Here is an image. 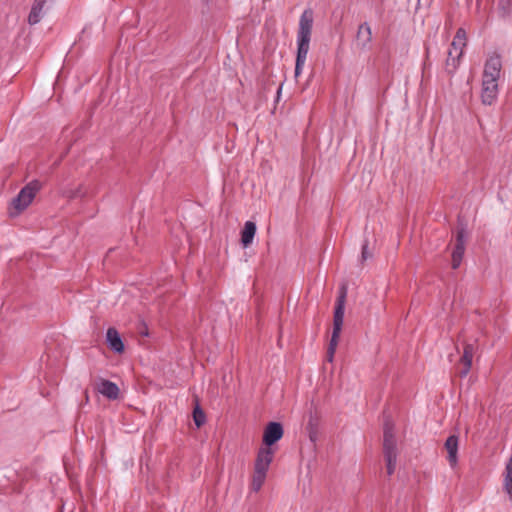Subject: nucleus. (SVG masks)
Listing matches in <instances>:
<instances>
[{
  "instance_id": "2",
  "label": "nucleus",
  "mask_w": 512,
  "mask_h": 512,
  "mask_svg": "<svg viewBox=\"0 0 512 512\" xmlns=\"http://www.w3.org/2000/svg\"><path fill=\"white\" fill-rule=\"evenodd\" d=\"M274 458V449L272 447H260L254 462L253 475L250 488L258 492L263 486L267 472Z\"/></svg>"
},
{
  "instance_id": "12",
  "label": "nucleus",
  "mask_w": 512,
  "mask_h": 512,
  "mask_svg": "<svg viewBox=\"0 0 512 512\" xmlns=\"http://www.w3.org/2000/svg\"><path fill=\"white\" fill-rule=\"evenodd\" d=\"M474 354V347L471 344H466L464 347L463 355L460 359V367H459V375L461 377H466L470 371L472 365V359Z\"/></svg>"
},
{
  "instance_id": "17",
  "label": "nucleus",
  "mask_w": 512,
  "mask_h": 512,
  "mask_svg": "<svg viewBox=\"0 0 512 512\" xmlns=\"http://www.w3.org/2000/svg\"><path fill=\"white\" fill-rule=\"evenodd\" d=\"M503 488L512 501V456L506 464L503 472Z\"/></svg>"
},
{
  "instance_id": "14",
  "label": "nucleus",
  "mask_w": 512,
  "mask_h": 512,
  "mask_svg": "<svg viewBox=\"0 0 512 512\" xmlns=\"http://www.w3.org/2000/svg\"><path fill=\"white\" fill-rule=\"evenodd\" d=\"M106 340H107L109 347L113 351H115L117 353H122L124 351V344L122 342V339H121L118 331L115 328L111 327L107 330Z\"/></svg>"
},
{
  "instance_id": "11",
  "label": "nucleus",
  "mask_w": 512,
  "mask_h": 512,
  "mask_svg": "<svg viewBox=\"0 0 512 512\" xmlns=\"http://www.w3.org/2000/svg\"><path fill=\"white\" fill-rule=\"evenodd\" d=\"M383 447L384 454L397 453L394 428L389 422H386L384 427Z\"/></svg>"
},
{
  "instance_id": "4",
  "label": "nucleus",
  "mask_w": 512,
  "mask_h": 512,
  "mask_svg": "<svg viewBox=\"0 0 512 512\" xmlns=\"http://www.w3.org/2000/svg\"><path fill=\"white\" fill-rule=\"evenodd\" d=\"M465 46L466 32L463 28H459L448 50V56L446 59V70L449 73H453L457 69Z\"/></svg>"
},
{
  "instance_id": "8",
  "label": "nucleus",
  "mask_w": 512,
  "mask_h": 512,
  "mask_svg": "<svg viewBox=\"0 0 512 512\" xmlns=\"http://www.w3.org/2000/svg\"><path fill=\"white\" fill-rule=\"evenodd\" d=\"M499 93L498 82L482 80L481 101L484 105H492Z\"/></svg>"
},
{
  "instance_id": "7",
  "label": "nucleus",
  "mask_w": 512,
  "mask_h": 512,
  "mask_svg": "<svg viewBox=\"0 0 512 512\" xmlns=\"http://www.w3.org/2000/svg\"><path fill=\"white\" fill-rule=\"evenodd\" d=\"M283 436L282 425L278 422H270L263 433L264 447H271L274 443L279 441Z\"/></svg>"
},
{
  "instance_id": "1",
  "label": "nucleus",
  "mask_w": 512,
  "mask_h": 512,
  "mask_svg": "<svg viewBox=\"0 0 512 512\" xmlns=\"http://www.w3.org/2000/svg\"><path fill=\"white\" fill-rule=\"evenodd\" d=\"M313 26V12L305 10L299 20L297 32V56L295 64V77H299L305 65L310 48V40Z\"/></svg>"
},
{
  "instance_id": "19",
  "label": "nucleus",
  "mask_w": 512,
  "mask_h": 512,
  "mask_svg": "<svg viewBox=\"0 0 512 512\" xmlns=\"http://www.w3.org/2000/svg\"><path fill=\"white\" fill-rule=\"evenodd\" d=\"M387 462V473L391 475L396 467L397 453L384 454Z\"/></svg>"
},
{
  "instance_id": "10",
  "label": "nucleus",
  "mask_w": 512,
  "mask_h": 512,
  "mask_svg": "<svg viewBox=\"0 0 512 512\" xmlns=\"http://www.w3.org/2000/svg\"><path fill=\"white\" fill-rule=\"evenodd\" d=\"M465 251V236L463 231H459L456 237V244L452 252V268L457 269L462 261Z\"/></svg>"
},
{
  "instance_id": "3",
  "label": "nucleus",
  "mask_w": 512,
  "mask_h": 512,
  "mask_svg": "<svg viewBox=\"0 0 512 512\" xmlns=\"http://www.w3.org/2000/svg\"><path fill=\"white\" fill-rule=\"evenodd\" d=\"M40 188L41 185L36 180L25 185L11 201L9 214L14 217L22 213L32 203Z\"/></svg>"
},
{
  "instance_id": "22",
  "label": "nucleus",
  "mask_w": 512,
  "mask_h": 512,
  "mask_svg": "<svg viewBox=\"0 0 512 512\" xmlns=\"http://www.w3.org/2000/svg\"><path fill=\"white\" fill-rule=\"evenodd\" d=\"M362 258L365 260L368 258V254H367V246L364 245L363 248H362Z\"/></svg>"
},
{
  "instance_id": "13",
  "label": "nucleus",
  "mask_w": 512,
  "mask_h": 512,
  "mask_svg": "<svg viewBox=\"0 0 512 512\" xmlns=\"http://www.w3.org/2000/svg\"><path fill=\"white\" fill-rule=\"evenodd\" d=\"M445 449L447 451V460L451 467H455L458 462V437L451 435L445 442Z\"/></svg>"
},
{
  "instance_id": "21",
  "label": "nucleus",
  "mask_w": 512,
  "mask_h": 512,
  "mask_svg": "<svg viewBox=\"0 0 512 512\" xmlns=\"http://www.w3.org/2000/svg\"><path fill=\"white\" fill-rule=\"evenodd\" d=\"M338 340L339 339H335V342H333V338H331V340H330V344H329V348H328V352H327V360L329 362H331L333 360L334 353H335L336 347L338 345Z\"/></svg>"
},
{
  "instance_id": "15",
  "label": "nucleus",
  "mask_w": 512,
  "mask_h": 512,
  "mask_svg": "<svg viewBox=\"0 0 512 512\" xmlns=\"http://www.w3.org/2000/svg\"><path fill=\"white\" fill-rule=\"evenodd\" d=\"M357 39L361 48L366 49L369 47L372 40V31L367 23H363L359 26Z\"/></svg>"
},
{
  "instance_id": "18",
  "label": "nucleus",
  "mask_w": 512,
  "mask_h": 512,
  "mask_svg": "<svg viewBox=\"0 0 512 512\" xmlns=\"http://www.w3.org/2000/svg\"><path fill=\"white\" fill-rule=\"evenodd\" d=\"M44 0H36L28 16V22L31 25L37 24L41 20L44 7Z\"/></svg>"
},
{
  "instance_id": "23",
  "label": "nucleus",
  "mask_w": 512,
  "mask_h": 512,
  "mask_svg": "<svg viewBox=\"0 0 512 512\" xmlns=\"http://www.w3.org/2000/svg\"><path fill=\"white\" fill-rule=\"evenodd\" d=\"M309 425H313V417L312 416L309 419Z\"/></svg>"
},
{
  "instance_id": "6",
  "label": "nucleus",
  "mask_w": 512,
  "mask_h": 512,
  "mask_svg": "<svg viewBox=\"0 0 512 512\" xmlns=\"http://www.w3.org/2000/svg\"><path fill=\"white\" fill-rule=\"evenodd\" d=\"M502 62L498 55L490 56L485 64L482 80L498 82L501 76Z\"/></svg>"
},
{
  "instance_id": "16",
  "label": "nucleus",
  "mask_w": 512,
  "mask_h": 512,
  "mask_svg": "<svg viewBox=\"0 0 512 512\" xmlns=\"http://www.w3.org/2000/svg\"><path fill=\"white\" fill-rule=\"evenodd\" d=\"M255 234H256L255 223L252 221H247L244 224V228L241 232V243L245 248L252 244Z\"/></svg>"
},
{
  "instance_id": "20",
  "label": "nucleus",
  "mask_w": 512,
  "mask_h": 512,
  "mask_svg": "<svg viewBox=\"0 0 512 512\" xmlns=\"http://www.w3.org/2000/svg\"><path fill=\"white\" fill-rule=\"evenodd\" d=\"M193 419L197 427L202 426L205 422V414L198 405L193 411Z\"/></svg>"
},
{
  "instance_id": "9",
  "label": "nucleus",
  "mask_w": 512,
  "mask_h": 512,
  "mask_svg": "<svg viewBox=\"0 0 512 512\" xmlns=\"http://www.w3.org/2000/svg\"><path fill=\"white\" fill-rule=\"evenodd\" d=\"M96 390L109 400H116L119 396L118 386L109 380L100 379L96 384Z\"/></svg>"
},
{
  "instance_id": "5",
  "label": "nucleus",
  "mask_w": 512,
  "mask_h": 512,
  "mask_svg": "<svg viewBox=\"0 0 512 512\" xmlns=\"http://www.w3.org/2000/svg\"><path fill=\"white\" fill-rule=\"evenodd\" d=\"M345 299H346V291L343 289L340 295L337 298L335 311H334V319H333V332L331 338H333V342L335 339H339L343 321H344V312H345Z\"/></svg>"
}]
</instances>
